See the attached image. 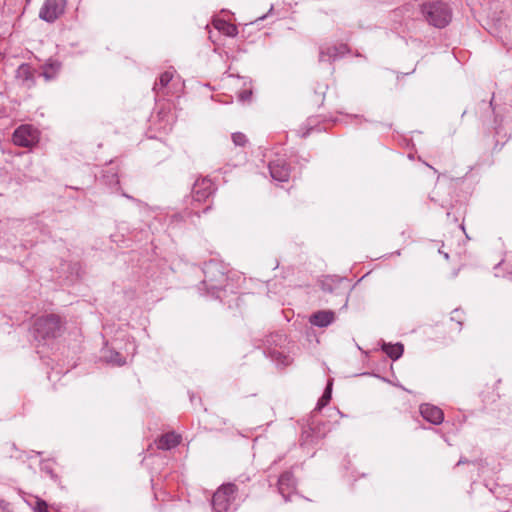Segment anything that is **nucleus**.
Segmentation results:
<instances>
[{"label": "nucleus", "mask_w": 512, "mask_h": 512, "mask_svg": "<svg viewBox=\"0 0 512 512\" xmlns=\"http://www.w3.org/2000/svg\"><path fill=\"white\" fill-rule=\"evenodd\" d=\"M66 325L65 317L56 313H48L33 321L31 333L36 341L46 343L61 337L66 330Z\"/></svg>", "instance_id": "obj_1"}, {"label": "nucleus", "mask_w": 512, "mask_h": 512, "mask_svg": "<svg viewBox=\"0 0 512 512\" xmlns=\"http://www.w3.org/2000/svg\"><path fill=\"white\" fill-rule=\"evenodd\" d=\"M204 279L199 285V290H205L207 294L220 299L227 291V272L224 265L216 260H210L203 267Z\"/></svg>", "instance_id": "obj_2"}, {"label": "nucleus", "mask_w": 512, "mask_h": 512, "mask_svg": "<svg viewBox=\"0 0 512 512\" xmlns=\"http://www.w3.org/2000/svg\"><path fill=\"white\" fill-rule=\"evenodd\" d=\"M420 11L429 25L439 29L448 26L452 20V9L442 0H427L421 4Z\"/></svg>", "instance_id": "obj_3"}, {"label": "nucleus", "mask_w": 512, "mask_h": 512, "mask_svg": "<svg viewBox=\"0 0 512 512\" xmlns=\"http://www.w3.org/2000/svg\"><path fill=\"white\" fill-rule=\"evenodd\" d=\"M286 341V335L281 332H274L264 339V354L277 366L285 368L292 363V358L281 350Z\"/></svg>", "instance_id": "obj_4"}, {"label": "nucleus", "mask_w": 512, "mask_h": 512, "mask_svg": "<svg viewBox=\"0 0 512 512\" xmlns=\"http://www.w3.org/2000/svg\"><path fill=\"white\" fill-rule=\"evenodd\" d=\"M320 285L323 292L339 299L338 304L342 307L347 306L348 294L351 290L350 281L347 278L328 275L321 280Z\"/></svg>", "instance_id": "obj_5"}, {"label": "nucleus", "mask_w": 512, "mask_h": 512, "mask_svg": "<svg viewBox=\"0 0 512 512\" xmlns=\"http://www.w3.org/2000/svg\"><path fill=\"white\" fill-rule=\"evenodd\" d=\"M238 488L234 483L222 484L212 497V509L214 512H226L235 499Z\"/></svg>", "instance_id": "obj_6"}, {"label": "nucleus", "mask_w": 512, "mask_h": 512, "mask_svg": "<svg viewBox=\"0 0 512 512\" xmlns=\"http://www.w3.org/2000/svg\"><path fill=\"white\" fill-rule=\"evenodd\" d=\"M39 130L31 124H22L12 134V141L16 146L31 148L38 144Z\"/></svg>", "instance_id": "obj_7"}, {"label": "nucleus", "mask_w": 512, "mask_h": 512, "mask_svg": "<svg viewBox=\"0 0 512 512\" xmlns=\"http://www.w3.org/2000/svg\"><path fill=\"white\" fill-rule=\"evenodd\" d=\"M217 190V186L209 177H199L195 180L191 196L194 202H206Z\"/></svg>", "instance_id": "obj_8"}, {"label": "nucleus", "mask_w": 512, "mask_h": 512, "mask_svg": "<svg viewBox=\"0 0 512 512\" xmlns=\"http://www.w3.org/2000/svg\"><path fill=\"white\" fill-rule=\"evenodd\" d=\"M67 5V0H45L39 11V18L47 23H54L61 17Z\"/></svg>", "instance_id": "obj_9"}, {"label": "nucleus", "mask_w": 512, "mask_h": 512, "mask_svg": "<svg viewBox=\"0 0 512 512\" xmlns=\"http://www.w3.org/2000/svg\"><path fill=\"white\" fill-rule=\"evenodd\" d=\"M277 488L284 501L289 502L292 495L295 494L297 488V480L291 469L286 470L279 475L277 480Z\"/></svg>", "instance_id": "obj_10"}, {"label": "nucleus", "mask_w": 512, "mask_h": 512, "mask_svg": "<svg viewBox=\"0 0 512 512\" xmlns=\"http://www.w3.org/2000/svg\"><path fill=\"white\" fill-rule=\"evenodd\" d=\"M37 76H39L38 70L30 63L20 64L15 71V79L17 83L28 90L35 87Z\"/></svg>", "instance_id": "obj_11"}, {"label": "nucleus", "mask_w": 512, "mask_h": 512, "mask_svg": "<svg viewBox=\"0 0 512 512\" xmlns=\"http://www.w3.org/2000/svg\"><path fill=\"white\" fill-rule=\"evenodd\" d=\"M270 176L278 182H287L291 174V166L284 158H276L268 165Z\"/></svg>", "instance_id": "obj_12"}, {"label": "nucleus", "mask_w": 512, "mask_h": 512, "mask_svg": "<svg viewBox=\"0 0 512 512\" xmlns=\"http://www.w3.org/2000/svg\"><path fill=\"white\" fill-rule=\"evenodd\" d=\"M350 52V48L347 44L331 45L326 47H320L319 50V62L333 63L337 59L345 56Z\"/></svg>", "instance_id": "obj_13"}, {"label": "nucleus", "mask_w": 512, "mask_h": 512, "mask_svg": "<svg viewBox=\"0 0 512 512\" xmlns=\"http://www.w3.org/2000/svg\"><path fill=\"white\" fill-rule=\"evenodd\" d=\"M419 411L423 419L433 425H440L444 420L442 409L435 405L429 403L421 404Z\"/></svg>", "instance_id": "obj_14"}, {"label": "nucleus", "mask_w": 512, "mask_h": 512, "mask_svg": "<svg viewBox=\"0 0 512 512\" xmlns=\"http://www.w3.org/2000/svg\"><path fill=\"white\" fill-rule=\"evenodd\" d=\"M492 100L493 98L490 101L481 100L474 107L475 113L479 116V119L483 125H485L487 122H490L492 119L495 124L497 123V119L494 116Z\"/></svg>", "instance_id": "obj_15"}, {"label": "nucleus", "mask_w": 512, "mask_h": 512, "mask_svg": "<svg viewBox=\"0 0 512 512\" xmlns=\"http://www.w3.org/2000/svg\"><path fill=\"white\" fill-rule=\"evenodd\" d=\"M61 69L62 63L60 61L49 58L43 65H41V71H38V73L46 82H50L58 77Z\"/></svg>", "instance_id": "obj_16"}, {"label": "nucleus", "mask_w": 512, "mask_h": 512, "mask_svg": "<svg viewBox=\"0 0 512 512\" xmlns=\"http://www.w3.org/2000/svg\"><path fill=\"white\" fill-rule=\"evenodd\" d=\"M182 437L180 434L171 431L162 434L155 440L156 447L159 450H170L177 447L181 443Z\"/></svg>", "instance_id": "obj_17"}, {"label": "nucleus", "mask_w": 512, "mask_h": 512, "mask_svg": "<svg viewBox=\"0 0 512 512\" xmlns=\"http://www.w3.org/2000/svg\"><path fill=\"white\" fill-rule=\"evenodd\" d=\"M335 320V313L332 310H320L313 313L309 322L319 328H324L329 326Z\"/></svg>", "instance_id": "obj_18"}, {"label": "nucleus", "mask_w": 512, "mask_h": 512, "mask_svg": "<svg viewBox=\"0 0 512 512\" xmlns=\"http://www.w3.org/2000/svg\"><path fill=\"white\" fill-rule=\"evenodd\" d=\"M479 399L481 402L480 410L485 411L488 407L497 402L499 399V393L497 392L494 385L485 386L479 393Z\"/></svg>", "instance_id": "obj_19"}, {"label": "nucleus", "mask_w": 512, "mask_h": 512, "mask_svg": "<svg viewBox=\"0 0 512 512\" xmlns=\"http://www.w3.org/2000/svg\"><path fill=\"white\" fill-rule=\"evenodd\" d=\"M323 120L321 119L320 116H311V117H308L306 122L303 124L302 126V130H304L302 132V137L303 138H306L307 136H309L312 132H322L324 130H326V127L322 126L321 125V122Z\"/></svg>", "instance_id": "obj_20"}, {"label": "nucleus", "mask_w": 512, "mask_h": 512, "mask_svg": "<svg viewBox=\"0 0 512 512\" xmlns=\"http://www.w3.org/2000/svg\"><path fill=\"white\" fill-rule=\"evenodd\" d=\"M214 28L221 34L228 37H235L238 34V28L235 24L227 22L221 18H215L212 21Z\"/></svg>", "instance_id": "obj_21"}, {"label": "nucleus", "mask_w": 512, "mask_h": 512, "mask_svg": "<svg viewBox=\"0 0 512 512\" xmlns=\"http://www.w3.org/2000/svg\"><path fill=\"white\" fill-rule=\"evenodd\" d=\"M56 463L46 460L40 464V471L48 476L55 484L61 486L60 476L55 470Z\"/></svg>", "instance_id": "obj_22"}, {"label": "nucleus", "mask_w": 512, "mask_h": 512, "mask_svg": "<svg viewBox=\"0 0 512 512\" xmlns=\"http://www.w3.org/2000/svg\"><path fill=\"white\" fill-rule=\"evenodd\" d=\"M382 350L390 359L396 361L403 355L404 346L401 343H384L382 345Z\"/></svg>", "instance_id": "obj_23"}, {"label": "nucleus", "mask_w": 512, "mask_h": 512, "mask_svg": "<svg viewBox=\"0 0 512 512\" xmlns=\"http://www.w3.org/2000/svg\"><path fill=\"white\" fill-rule=\"evenodd\" d=\"M173 79L172 71H165L159 76V80L155 82L153 90L158 94L159 91L166 88Z\"/></svg>", "instance_id": "obj_24"}, {"label": "nucleus", "mask_w": 512, "mask_h": 512, "mask_svg": "<svg viewBox=\"0 0 512 512\" xmlns=\"http://www.w3.org/2000/svg\"><path fill=\"white\" fill-rule=\"evenodd\" d=\"M105 361L108 364L118 367L124 366L126 364V358L115 350L109 351V355L105 357Z\"/></svg>", "instance_id": "obj_25"}, {"label": "nucleus", "mask_w": 512, "mask_h": 512, "mask_svg": "<svg viewBox=\"0 0 512 512\" xmlns=\"http://www.w3.org/2000/svg\"><path fill=\"white\" fill-rule=\"evenodd\" d=\"M502 130H503V127L500 124H497L494 127V136H493V138H495V136H499L501 134ZM493 142H494V144H493V147H492L491 151L492 152L500 151L503 148V146L505 145V143L507 142L506 134L501 136V140L493 139Z\"/></svg>", "instance_id": "obj_26"}, {"label": "nucleus", "mask_w": 512, "mask_h": 512, "mask_svg": "<svg viewBox=\"0 0 512 512\" xmlns=\"http://www.w3.org/2000/svg\"><path fill=\"white\" fill-rule=\"evenodd\" d=\"M315 428H311L310 426L307 429H304L301 434V445H313L316 444L315 441Z\"/></svg>", "instance_id": "obj_27"}, {"label": "nucleus", "mask_w": 512, "mask_h": 512, "mask_svg": "<svg viewBox=\"0 0 512 512\" xmlns=\"http://www.w3.org/2000/svg\"><path fill=\"white\" fill-rule=\"evenodd\" d=\"M311 428H315V441L318 443L326 435V424L325 423H312Z\"/></svg>", "instance_id": "obj_28"}, {"label": "nucleus", "mask_w": 512, "mask_h": 512, "mask_svg": "<svg viewBox=\"0 0 512 512\" xmlns=\"http://www.w3.org/2000/svg\"><path fill=\"white\" fill-rule=\"evenodd\" d=\"M235 146L244 147L248 143L246 135L242 132H235L231 136Z\"/></svg>", "instance_id": "obj_29"}, {"label": "nucleus", "mask_w": 512, "mask_h": 512, "mask_svg": "<svg viewBox=\"0 0 512 512\" xmlns=\"http://www.w3.org/2000/svg\"><path fill=\"white\" fill-rule=\"evenodd\" d=\"M451 320L457 322L459 330H461L464 322V311L462 309H454L452 311Z\"/></svg>", "instance_id": "obj_30"}, {"label": "nucleus", "mask_w": 512, "mask_h": 512, "mask_svg": "<svg viewBox=\"0 0 512 512\" xmlns=\"http://www.w3.org/2000/svg\"><path fill=\"white\" fill-rule=\"evenodd\" d=\"M237 98H238L239 102H242V103L249 102L252 98V89L248 88V89L241 90L240 92H238Z\"/></svg>", "instance_id": "obj_31"}, {"label": "nucleus", "mask_w": 512, "mask_h": 512, "mask_svg": "<svg viewBox=\"0 0 512 512\" xmlns=\"http://www.w3.org/2000/svg\"><path fill=\"white\" fill-rule=\"evenodd\" d=\"M324 98H325V93L323 91L322 92L315 91L313 93V95H311L310 101L313 105L321 106L324 102Z\"/></svg>", "instance_id": "obj_32"}, {"label": "nucleus", "mask_w": 512, "mask_h": 512, "mask_svg": "<svg viewBox=\"0 0 512 512\" xmlns=\"http://www.w3.org/2000/svg\"><path fill=\"white\" fill-rule=\"evenodd\" d=\"M331 398H332L331 396L323 393L322 396L319 398L317 404H316L315 411H320L325 406H327L329 404Z\"/></svg>", "instance_id": "obj_33"}, {"label": "nucleus", "mask_w": 512, "mask_h": 512, "mask_svg": "<svg viewBox=\"0 0 512 512\" xmlns=\"http://www.w3.org/2000/svg\"><path fill=\"white\" fill-rule=\"evenodd\" d=\"M34 511L35 512H49L47 502L41 498H37L35 507H34Z\"/></svg>", "instance_id": "obj_34"}, {"label": "nucleus", "mask_w": 512, "mask_h": 512, "mask_svg": "<svg viewBox=\"0 0 512 512\" xmlns=\"http://www.w3.org/2000/svg\"><path fill=\"white\" fill-rule=\"evenodd\" d=\"M332 388H333V379H329L327 381V384H326V387H325L323 393H325V394H327V395L332 397Z\"/></svg>", "instance_id": "obj_35"}, {"label": "nucleus", "mask_w": 512, "mask_h": 512, "mask_svg": "<svg viewBox=\"0 0 512 512\" xmlns=\"http://www.w3.org/2000/svg\"><path fill=\"white\" fill-rule=\"evenodd\" d=\"M0 512H10L9 504L4 500H0Z\"/></svg>", "instance_id": "obj_36"}, {"label": "nucleus", "mask_w": 512, "mask_h": 512, "mask_svg": "<svg viewBox=\"0 0 512 512\" xmlns=\"http://www.w3.org/2000/svg\"><path fill=\"white\" fill-rule=\"evenodd\" d=\"M467 463H469V460H467V459H466V458H464V457H460V459H459V461L457 462V464H456V465H457V466H459V465L467 464Z\"/></svg>", "instance_id": "obj_37"}, {"label": "nucleus", "mask_w": 512, "mask_h": 512, "mask_svg": "<svg viewBox=\"0 0 512 512\" xmlns=\"http://www.w3.org/2000/svg\"><path fill=\"white\" fill-rule=\"evenodd\" d=\"M505 277H506L508 280L512 281V271H507V272H506Z\"/></svg>", "instance_id": "obj_38"}, {"label": "nucleus", "mask_w": 512, "mask_h": 512, "mask_svg": "<svg viewBox=\"0 0 512 512\" xmlns=\"http://www.w3.org/2000/svg\"><path fill=\"white\" fill-rule=\"evenodd\" d=\"M439 253H441L442 255H444L445 259H449V254L448 253H445L441 250H439Z\"/></svg>", "instance_id": "obj_39"}, {"label": "nucleus", "mask_w": 512, "mask_h": 512, "mask_svg": "<svg viewBox=\"0 0 512 512\" xmlns=\"http://www.w3.org/2000/svg\"><path fill=\"white\" fill-rule=\"evenodd\" d=\"M265 18H266V15H263V16L259 17L256 21L263 20Z\"/></svg>", "instance_id": "obj_40"}, {"label": "nucleus", "mask_w": 512, "mask_h": 512, "mask_svg": "<svg viewBox=\"0 0 512 512\" xmlns=\"http://www.w3.org/2000/svg\"><path fill=\"white\" fill-rule=\"evenodd\" d=\"M210 209V206H206L204 209H203V212H207L208 210Z\"/></svg>", "instance_id": "obj_41"}, {"label": "nucleus", "mask_w": 512, "mask_h": 512, "mask_svg": "<svg viewBox=\"0 0 512 512\" xmlns=\"http://www.w3.org/2000/svg\"><path fill=\"white\" fill-rule=\"evenodd\" d=\"M474 464L482 465V460L475 461Z\"/></svg>", "instance_id": "obj_42"}, {"label": "nucleus", "mask_w": 512, "mask_h": 512, "mask_svg": "<svg viewBox=\"0 0 512 512\" xmlns=\"http://www.w3.org/2000/svg\"><path fill=\"white\" fill-rule=\"evenodd\" d=\"M274 465H276V462H273V463L271 464V466L269 467V469H272V467H273Z\"/></svg>", "instance_id": "obj_43"}, {"label": "nucleus", "mask_w": 512, "mask_h": 512, "mask_svg": "<svg viewBox=\"0 0 512 512\" xmlns=\"http://www.w3.org/2000/svg\"><path fill=\"white\" fill-rule=\"evenodd\" d=\"M466 113H467V110H465V111L463 112L462 117H464V116L466 115Z\"/></svg>", "instance_id": "obj_44"}]
</instances>
